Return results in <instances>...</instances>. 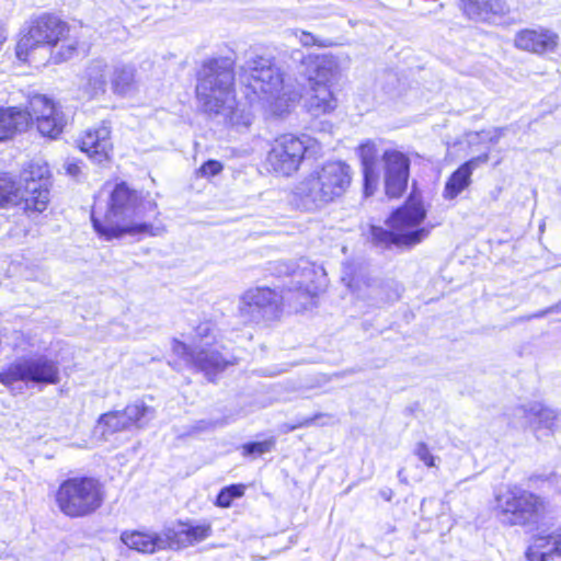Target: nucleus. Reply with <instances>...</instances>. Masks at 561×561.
<instances>
[{"label":"nucleus","mask_w":561,"mask_h":561,"mask_svg":"<svg viewBox=\"0 0 561 561\" xmlns=\"http://www.w3.org/2000/svg\"><path fill=\"white\" fill-rule=\"evenodd\" d=\"M178 527H183L187 547L201 543L213 536L214 529L210 522L193 524L190 520H178Z\"/></svg>","instance_id":"obj_27"},{"label":"nucleus","mask_w":561,"mask_h":561,"mask_svg":"<svg viewBox=\"0 0 561 561\" xmlns=\"http://www.w3.org/2000/svg\"><path fill=\"white\" fill-rule=\"evenodd\" d=\"M121 540L127 548L140 553L151 554L159 551V537L157 533L125 530L121 534Z\"/></svg>","instance_id":"obj_24"},{"label":"nucleus","mask_w":561,"mask_h":561,"mask_svg":"<svg viewBox=\"0 0 561 561\" xmlns=\"http://www.w3.org/2000/svg\"><path fill=\"white\" fill-rule=\"evenodd\" d=\"M489 154L483 153L461 164L448 179L445 185L444 196L453 199L458 196L471 183V175L476 168L486 163Z\"/></svg>","instance_id":"obj_20"},{"label":"nucleus","mask_w":561,"mask_h":561,"mask_svg":"<svg viewBox=\"0 0 561 561\" xmlns=\"http://www.w3.org/2000/svg\"><path fill=\"white\" fill-rule=\"evenodd\" d=\"M514 415L520 419L516 425L522 427L530 426L534 431L541 428L553 431L558 423L557 412L540 402L518 407L515 409Z\"/></svg>","instance_id":"obj_18"},{"label":"nucleus","mask_w":561,"mask_h":561,"mask_svg":"<svg viewBox=\"0 0 561 561\" xmlns=\"http://www.w3.org/2000/svg\"><path fill=\"white\" fill-rule=\"evenodd\" d=\"M286 274L297 278V286L288 289L291 293L289 302L294 305L296 311H305L316 306L318 297L324 290L323 271L308 263L302 267L287 271Z\"/></svg>","instance_id":"obj_13"},{"label":"nucleus","mask_w":561,"mask_h":561,"mask_svg":"<svg viewBox=\"0 0 561 561\" xmlns=\"http://www.w3.org/2000/svg\"><path fill=\"white\" fill-rule=\"evenodd\" d=\"M78 148L96 163L111 161L115 146L110 124L101 122L85 129L78 139Z\"/></svg>","instance_id":"obj_14"},{"label":"nucleus","mask_w":561,"mask_h":561,"mask_svg":"<svg viewBox=\"0 0 561 561\" xmlns=\"http://www.w3.org/2000/svg\"><path fill=\"white\" fill-rule=\"evenodd\" d=\"M539 314H541V310H539L537 312H534V313H529V314H525V316L518 317L515 320V322H525V321H530V320H534V319L545 318V316H539Z\"/></svg>","instance_id":"obj_42"},{"label":"nucleus","mask_w":561,"mask_h":561,"mask_svg":"<svg viewBox=\"0 0 561 561\" xmlns=\"http://www.w3.org/2000/svg\"><path fill=\"white\" fill-rule=\"evenodd\" d=\"M283 305L282 297L278 293L267 286L256 287L250 296L249 306L257 309L274 308L280 311Z\"/></svg>","instance_id":"obj_26"},{"label":"nucleus","mask_w":561,"mask_h":561,"mask_svg":"<svg viewBox=\"0 0 561 561\" xmlns=\"http://www.w3.org/2000/svg\"><path fill=\"white\" fill-rule=\"evenodd\" d=\"M26 116L22 106L0 107V142L14 139L26 130Z\"/></svg>","instance_id":"obj_23"},{"label":"nucleus","mask_w":561,"mask_h":561,"mask_svg":"<svg viewBox=\"0 0 561 561\" xmlns=\"http://www.w3.org/2000/svg\"><path fill=\"white\" fill-rule=\"evenodd\" d=\"M125 422L128 428L133 426H139L140 423L146 419L149 412V408L144 402H135L127 404L123 410Z\"/></svg>","instance_id":"obj_31"},{"label":"nucleus","mask_w":561,"mask_h":561,"mask_svg":"<svg viewBox=\"0 0 561 561\" xmlns=\"http://www.w3.org/2000/svg\"><path fill=\"white\" fill-rule=\"evenodd\" d=\"M501 522L507 525L536 523L543 510L542 501L519 486H510L496 496Z\"/></svg>","instance_id":"obj_11"},{"label":"nucleus","mask_w":561,"mask_h":561,"mask_svg":"<svg viewBox=\"0 0 561 561\" xmlns=\"http://www.w3.org/2000/svg\"><path fill=\"white\" fill-rule=\"evenodd\" d=\"M459 3L466 16L474 21H490L508 12L504 0H459Z\"/></svg>","instance_id":"obj_21"},{"label":"nucleus","mask_w":561,"mask_h":561,"mask_svg":"<svg viewBox=\"0 0 561 561\" xmlns=\"http://www.w3.org/2000/svg\"><path fill=\"white\" fill-rule=\"evenodd\" d=\"M299 42L302 46L310 47V46H318V47H324L327 44L317 38L313 34L307 31H301L299 36Z\"/></svg>","instance_id":"obj_40"},{"label":"nucleus","mask_w":561,"mask_h":561,"mask_svg":"<svg viewBox=\"0 0 561 561\" xmlns=\"http://www.w3.org/2000/svg\"><path fill=\"white\" fill-rule=\"evenodd\" d=\"M312 90L313 93L308 102V111L314 116L330 113L336 107V99L327 82H314Z\"/></svg>","instance_id":"obj_25"},{"label":"nucleus","mask_w":561,"mask_h":561,"mask_svg":"<svg viewBox=\"0 0 561 561\" xmlns=\"http://www.w3.org/2000/svg\"><path fill=\"white\" fill-rule=\"evenodd\" d=\"M385 194L389 198H399L408 186L410 174L409 158L398 150L382 153Z\"/></svg>","instance_id":"obj_15"},{"label":"nucleus","mask_w":561,"mask_h":561,"mask_svg":"<svg viewBox=\"0 0 561 561\" xmlns=\"http://www.w3.org/2000/svg\"><path fill=\"white\" fill-rule=\"evenodd\" d=\"M172 352L188 365H193V357L196 351L192 350L185 342L174 339L171 343Z\"/></svg>","instance_id":"obj_36"},{"label":"nucleus","mask_w":561,"mask_h":561,"mask_svg":"<svg viewBox=\"0 0 561 561\" xmlns=\"http://www.w3.org/2000/svg\"><path fill=\"white\" fill-rule=\"evenodd\" d=\"M107 490L98 476L78 473L67 476L53 492L57 511L69 519H81L96 515L105 505Z\"/></svg>","instance_id":"obj_4"},{"label":"nucleus","mask_w":561,"mask_h":561,"mask_svg":"<svg viewBox=\"0 0 561 561\" xmlns=\"http://www.w3.org/2000/svg\"><path fill=\"white\" fill-rule=\"evenodd\" d=\"M100 433L103 437L128 430L123 412L121 410L108 411L101 414L96 421Z\"/></svg>","instance_id":"obj_28"},{"label":"nucleus","mask_w":561,"mask_h":561,"mask_svg":"<svg viewBox=\"0 0 561 561\" xmlns=\"http://www.w3.org/2000/svg\"><path fill=\"white\" fill-rule=\"evenodd\" d=\"M26 130L34 128L42 137L57 139L67 125L60 105L45 94H33L24 107Z\"/></svg>","instance_id":"obj_10"},{"label":"nucleus","mask_w":561,"mask_h":561,"mask_svg":"<svg viewBox=\"0 0 561 561\" xmlns=\"http://www.w3.org/2000/svg\"><path fill=\"white\" fill-rule=\"evenodd\" d=\"M322 416H323V414L316 413L312 416L305 417V419H302V420H300V421H298L296 423L284 424L283 425V432L284 433H289V432H293V431L298 430V428L308 427V426L312 425L316 421L321 419Z\"/></svg>","instance_id":"obj_39"},{"label":"nucleus","mask_w":561,"mask_h":561,"mask_svg":"<svg viewBox=\"0 0 561 561\" xmlns=\"http://www.w3.org/2000/svg\"><path fill=\"white\" fill-rule=\"evenodd\" d=\"M414 455L428 468L436 467V457L430 451L428 446L420 442L414 448Z\"/></svg>","instance_id":"obj_37"},{"label":"nucleus","mask_w":561,"mask_h":561,"mask_svg":"<svg viewBox=\"0 0 561 561\" xmlns=\"http://www.w3.org/2000/svg\"><path fill=\"white\" fill-rule=\"evenodd\" d=\"M139 199L137 191L128 186L126 182L117 183L110 194L107 210L100 217L95 210L91 211V221L96 233L105 240L118 239L123 236L152 237L157 234L156 228L149 222L119 225L127 209L136 206Z\"/></svg>","instance_id":"obj_5"},{"label":"nucleus","mask_w":561,"mask_h":561,"mask_svg":"<svg viewBox=\"0 0 561 561\" xmlns=\"http://www.w3.org/2000/svg\"><path fill=\"white\" fill-rule=\"evenodd\" d=\"M242 84L247 89L245 99L265 96L270 108L275 116H284L290 112L295 95L285 90L284 75L272 66H255L242 75Z\"/></svg>","instance_id":"obj_7"},{"label":"nucleus","mask_w":561,"mask_h":561,"mask_svg":"<svg viewBox=\"0 0 561 561\" xmlns=\"http://www.w3.org/2000/svg\"><path fill=\"white\" fill-rule=\"evenodd\" d=\"M215 331V324L210 320H204L197 323L194 328V340L203 341L210 337Z\"/></svg>","instance_id":"obj_38"},{"label":"nucleus","mask_w":561,"mask_h":561,"mask_svg":"<svg viewBox=\"0 0 561 561\" xmlns=\"http://www.w3.org/2000/svg\"><path fill=\"white\" fill-rule=\"evenodd\" d=\"M158 537L159 551H180L187 548V542L185 539V533L183 527H167L160 534H158Z\"/></svg>","instance_id":"obj_29"},{"label":"nucleus","mask_w":561,"mask_h":561,"mask_svg":"<svg viewBox=\"0 0 561 561\" xmlns=\"http://www.w3.org/2000/svg\"><path fill=\"white\" fill-rule=\"evenodd\" d=\"M310 138L302 134L282 133L268 144L263 167L274 176L289 178L296 174L310 151Z\"/></svg>","instance_id":"obj_8"},{"label":"nucleus","mask_w":561,"mask_h":561,"mask_svg":"<svg viewBox=\"0 0 561 561\" xmlns=\"http://www.w3.org/2000/svg\"><path fill=\"white\" fill-rule=\"evenodd\" d=\"M381 494H382V496H383L387 501H390V500H391V496H392V491H391V490L383 491Z\"/></svg>","instance_id":"obj_43"},{"label":"nucleus","mask_w":561,"mask_h":561,"mask_svg":"<svg viewBox=\"0 0 561 561\" xmlns=\"http://www.w3.org/2000/svg\"><path fill=\"white\" fill-rule=\"evenodd\" d=\"M112 89L115 94H125L134 83V75L125 68L115 69L111 78Z\"/></svg>","instance_id":"obj_32"},{"label":"nucleus","mask_w":561,"mask_h":561,"mask_svg":"<svg viewBox=\"0 0 561 561\" xmlns=\"http://www.w3.org/2000/svg\"><path fill=\"white\" fill-rule=\"evenodd\" d=\"M57 385L60 381L58 364L45 356L20 358L0 370V383L11 387L16 382Z\"/></svg>","instance_id":"obj_12"},{"label":"nucleus","mask_w":561,"mask_h":561,"mask_svg":"<svg viewBox=\"0 0 561 561\" xmlns=\"http://www.w3.org/2000/svg\"><path fill=\"white\" fill-rule=\"evenodd\" d=\"M224 348L225 346L217 345L216 341L207 347L199 348L193 357L192 367L203 373L209 381H215L219 374L238 363L234 356H226L221 352Z\"/></svg>","instance_id":"obj_16"},{"label":"nucleus","mask_w":561,"mask_h":561,"mask_svg":"<svg viewBox=\"0 0 561 561\" xmlns=\"http://www.w3.org/2000/svg\"><path fill=\"white\" fill-rule=\"evenodd\" d=\"M357 156L363 172V196L368 198L377 191L379 185L378 150L373 140H367L357 148Z\"/></svg>","instance_id":"obj_17"},{"label":"nucleus","mask_w":561,"mask_h":561,"mask_svg":"<svg viewBox=\"0 0 561 561\" xmlns=\"http://www.w3.org/2000/svg\"><path fill=\"white\" fill-rule=\"evenodd\" d=\"M247 485L243 483H234L222 488L215 499V505L221 508H228L231 506L236 499H240L244 495Z\"/></svg>","instance_id":"obj_30"},{"label":"nucleus","mask_w":561,"mask_h":561,"mask_svg":"<svg viewBox=\"0 0 561 561\" xmlns=\"http://www.w3.org/2000/svg\"><path fill=\"white\" fill-rule=\"evenodd\" d=\"M53 172L45 160L32 159L20 170L19 181L0 173V208H19L27 218L46 213L51 203Z\"/></svg>","instance_id":"obj_2"},{"label":"nucleus","mask_w":561,"mask_h":561,"mask_svg":"<svg viewBox=\"0 0 561 561\" xmlns=\"http://www.w3.org/2000/svg\"><path fill=\"white\" fill-rule=\"evenodd\" d=\"M561 312V300L550 307H547L545 309H541V314L540 316H548V314H551V313H560Z\"/></svg>","instance_id":"obj_41"},{"label":"nucleus","mask_w":561,"mask_h":561,"mask_svg":"<svg viewBox=\"0 0 561 561\" xmlns=\"http://www.w3.org/2000/svg\"><path fill=\"white\" fill-rule=\"evenodd\" d=\"M350 183L347 167L329 162L306 176L298 187L300 199L328 203L341 196Z\"/></svg>","instance_id":"obj_9"},{"label":"nucleus","mask_w":561,"mask_h":561,"mask_svg":"<svg viewBox=\"0 0 561 561\" xmlns=\"http://www.w3.org/2000/svg\"><path fill=\"white\" fill-rule=\"evenodd\" d=\"M526 557L529 561H551L561 557V527L549 535H538L528 548Z\"/></svg>","instance_id":"obj_22"},{"label":"nucleus","mask_w":561,"mask_h":561,"mask_svg":"<svg viewBox=\"0 0 561 561\" xmlns=\"http://www.w3.org/2000/svg\"><path fill=\"white\" fill-rule=\"evenodd\" d=\"M5 41V36L2 34V30L0 28V44Z\"/></svg>","instance_id":"obj_44"},{"label":"nucleus","mask_w":561,"mask_h":561,"mask_svg":"<svg viewBox=\"0 0 561 561\" xmlns=\"http://www.w3.org/2000/svg\"><path fill=\"white\" fill-rule=\"evenodd\" d=\"M202 69L203 72L197 76L195 96L204 111L214 115L227 111V122L238 124L234 67L224 59L210 58L203 62Z\"/></svg>","instance_id":"obj_3"},{"label":"nucleus","mask_w":561,"mask_h":561,"mask_svg":"<svg viewBox=\"0 0 561 561\" xmlns=\"http://www.w3.org/2000/svg\"><path fill=\"white\" fill-rule=\"evenodd\" d=\"M106 84V77L103 73H100L99 76L89 77L85 89L90 98H96L98 95L105 93Z\"/></svg>","instance_id":"obj_34"},{"label":"nucleus","mask_w":561,"mask_h":561,"mask_svg":"<svg viewBox=\"0 0 561 561\" xmlns=\"http://www.w3.org/2000/svg\"><path fill=\"white\" fill-rule=\"evenodd\" d=\"M426 210L417 198L411 196L389 219L390 230L371 226V238L376 244L413 247L430 234V229L420 227Z\"/></svg>","instance_id":"obj_6"},{"label":"nucleus","mask_w":561,"mask_h":561,"mask_svg":"<svg viewBox=\"0 0 561 561\" xmlns=\"http://www.w3.org/2000/svg\"><path fill=\"white\" fill-rule=\"evenodd\" d=\"M224 170V164L215 159H209L202 163V165L195 171L196 178L209 179L218 175Z\"/></svg>","instance_id":"obj_35"},{"label":"nucleus","mask_w":561,"mask_h":561,"mask_svg":"<svg viewBox=\"0 0 561 561\" xmlns=\"http://www.w3.org/2000/svg\"><path fill=\"white\" fill-rule=\"evenodd\" d=\"M71 24L56 12L33 14L16 34L14 55L21 64L31 65L36 51L45 49L51 64L68 62L78 57L83 48V43L71 35Z\"/></svg>","instance_id":"obj_1"},{"label":"nucleus","mask_w":561,"mask_h":561,"mask_svg":"<svg viewBox=\"0 0 561 561\" xmlns=\"http://www.w3.org/2000/svg\"><path fill=\"white\" fill-rule=\"evenodd\" d=\"M558 41V35L549 30H524L516 35L515 45L526 51L545 54L553 51Z\"/></svg>","instance_id":"obj_19"},{"label":"nucleus","mask_w":561,"mask_h":561,"mask_svg":"<svg viewBox=\"0 0 561 561\" xmlns=\"http://www.w3.org/2000/svg\"><path fill=\"white\" fill-rule=\"evenodd\" d=\"M275 438L268 437L261 442H248L241 446V454L244 457H260L270 453L275 447Z\"/></svg>","instance_id":"obj_33"}]
</instances>
